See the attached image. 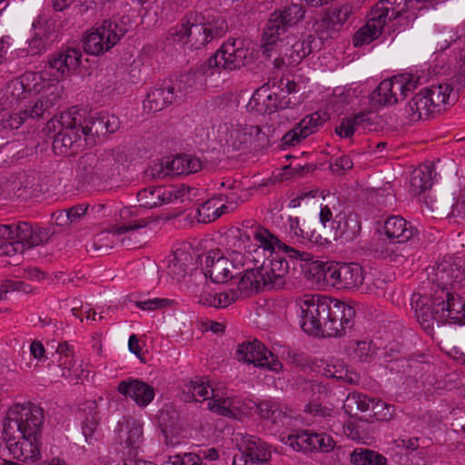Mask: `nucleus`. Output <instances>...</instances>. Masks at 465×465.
Wrapping results in <instances>:
<instances>
[{"label": "nucleus", "mask_w": 465, "mask_h": 465, "mask_svg": "<svg viewBox=\"0 0 465 465\" xmlns=\"http://www.w3.org/2000/svg\"><path fill=\"white\" fill-rule=\"evenodd\" d=\"M364 115H356L353 118H345L336 126L335 133L344 138H349L355 133V127L363 121Z\"/></svg>", "instance_id": "obj_54"}, {"label": "nucleus", "mask_w": 465, "mask_h": 465, "mask_svg": "<svg viewBox=\"0 0 465 465\" xmlns=\"http://www.w3.org/2000/svg\"><path fill=\"white\" fill-rule=\"evenodd\" d=\"M176 99L175 86L162 85L148 93L143 108L148 112L156 113L172 104Z\"/></svg>", "instance_id": "obj_31"}, {"label": "nucleus", "mask_w": 465, "mask_h": 465, "mask_svg": "<svg viewBox=\"0 0 465 465\" xmlns=\"http://www.w3.org/2000/svg\"><path fill=\"white\" fill-rule=\"evenodd\" d=\"M436 173L431 164H424L415 169L411 176L410 191L413 195H419L432 186Z\"/></svg>", "instance_id": "obj_37"}, {"label": "nucleus", "mask_w": 465, "mask_h": 465, "mask_svg": "<svg viewBox=\"0 0 465 465\" xmlns=\"http://www.w3.org/2000/svg\"><path fill=\"white\" fill-rule=\"evenodd\" d=\"M353 166V163L349 156H341L331 164L330 168L333 173L341 174L343 171L350 170Z\"/></svg>", "instance_id": "obj_60"}, {"label": "nucleus", "mask_w": 465, "mask_h": 465, "mask_svg": "<svg viewBox=\"0 0 465 465\" xmlns=\"http://www.w3.org/2000/svg\"><path fill=\"white\" fill-rule=\"evenodd\" d=\"M238 298L234 292L216 293V308H225Z\"/></svg>", "instance_id": "obj_64"}, {"label": "nucleus", "mask_w": 465, "mask_h": 465, "mask_svg": "<svg viewBox=\"0 0 465 465\" xmlns=\"http://www.w3.org/2000/svg\"><path fill=\"white\" fill-rule=\"evenodd\" d=\"M368 291L375 295H384L387 282L381 276L368 279Z\"/></svg>", "instance_id": "obj_59"}, {"label": "nucleus", "mask_w": 465, "mask_h": 465, "mask_svg": "<svg viewBox=\"0 0 465 465\" xmlns=\"http://www.w3.org/2000/svg\"><path fill=\"white\" fill-rule=\"evenodd\" d=\"M270 257L258 267L260 278L263 285L270 289H281L285 285V277L289 271V264L285 258L273 251Z\"/></svg>", "instance_id": "obj_18"}, {"label": "nucleus", "mask_w": 465, "mask_h": 465, "mask_svg": "<svg viewBox=\"0 0 465 465\" xmlns=\"http://www.w3.org/2000/svg\"><path fill=\"white\" fill-rule=\"evenodd\" d=\"M434 276L438 283L433 293L420 295L412 302L418 322L428 332L465 319V300L458 292L465 291V272L460 266L443 261L435 268Z\"/></svg>", "instance_id": "obj_1"}, {"label": "nucleus", "mask_w": 465, "mask_h": 465, "mask_svg": "<svg viewBox=\"0 0 465 465\" xmlns=\"http://www.w3.org/2000/svg\"><path fill=\"white\" fill-rule=\"evenodd\" d=\"M370 411V417H373L378 420L388 421L394 416V406L386 403L381 400L372 399Z\"/></svg>", "instance_id": "obj_50"}, {"label": "nucleus", "mask_w": 465, "mask_h": 465, "mask_svg": "<svg viewBox=\"0 0 465 465\" xmlns=\"http://www.w3.org/2000/svg\"><path fill=\"white\" fill-rule=\"evenodd\" d=\"M258 414L264 420L278 423L285 418V413L279 408L278 404L272 401H263L256 404Z\"/></svg>", "instance_id": "obj_48"}, {"label": "nucleus", "mask_w": 465, "mask_h": 465, "mask_svg": "<svg viewBox=\"0 0 465 465\" xmlns=\"http://www.w3.org/2000/svg\"><path fill=\"white\" fill-rule=\"evenodd\" d=\"M352 14V6L351 5H343L340 7H333L329 13L317 22V31L331 30L327 37H332V34L336 33Z\"/></svg>", "instance_id": "obj_32"}, {"label": "nucleus", "mask_w": 465, "mask_h": 465, "mask_svg": "<svg viewBox=\"0 0 465 465\" xmlns=\"http://www.w3.org/2000/svg\"><path fill=\"white\" fill-rule=\"evenodd\" d=\"M405 112L409 121L413 123L436 114L434 109L431 108L428 96L424 94V89H421L411 98L405 108Z\"/></svg>", "instance_id": "obj_34"}, {"label": "nucleus", "mask_w": 465, "mask_h": 465, "mask_svg": "<svg viewBox=\"0 0 465 465\" xmlns=\"http://www.w3.org/2000/svg\"><path fill=\"white\" fill-rule=\"evenodd\" d=\"M55 122L61 125V129L54 138L53 150L57 154H64L80 138L81 114L75 111L63 113L59 121H48L47 128H55Z\"/></svg>", "instance_id": "obj_15"}, {"label": "nucleus", "mask_w": 465, "mask_h": 465, "mask_svg": "<svg viewBox=\"0 0 465 465\" xmlns=\"http://www.w3.org/2000/svg\"><path fill=\"white\" fill-rule=\"evenodd\" d=\"M319 278L337 289H354L363 283V270L358 263L323 265Z\"/></svg>", "instance_id": "obj_13"}, {"label": "nucleus", "mask_w": 465, "mask_h": 465, "mask_svg": "<svg viewBox=\"0 0 465 465\" xmlns=\"http://www.w3.org/2000/svg\"><path fill=\"white\" fill-rule=\"evenodd\" d=\"M62 357L60 358L59 366L62 369V376L65 378H70L71 380H79L84 371L80 369V367L75 368V361L73 357L62 361Z\"/></svg>", "instance_id": "obj_57"}, {"label": "nucleus", "mask_w": 465, "mask_h": 465, "mask_svg": "<svg viewBox=\"0 0 465 465\" xmlns=\"http://www.w3.org/2000/svg\"><path fill=\"white\" fill-rule=\"evenodd\" d=\"M81 58V51L67 48L52 57L41 73L34 74L33 80L52 78L55 82H60L77 70Z\"/></svg>", "instance_id": "obj_14"}, {"label": "nucleus", "mask_w": 465, "mask_h": 465, "mask_svg": "<svg viewBox=\"0 0 465 465\" xmlns=\"http://www.w3.org/2000/svg\"><path fill=\"white\" fill-rule=\"evenodd\" d=\"M372 399L360 392L350 393L343 404L345 411L351 416L356 415V411L365 412L370 411Z\"/></svg>", "instance_id": "obj_46"}, {"label": "nucleus", "mask_w": 465, "mask_h": 465, "mask_svg": "<svg viewBox=\"0 0 465 465\" xmlns=\"http://www.w3.org/2000/svg\"><path fill=\"white\" fill-rule=\"evenodd\" d=\"M29 118L28 110H21L5 114L2 118L5 128L18 129Z\"/></svg>", "instance_id": "obj_53"}, {"label": "nucleus", "mask_w": 465, "mask_h": 465, "mask_svg": "<svg viewBox=\"0 0 465 465\" xmlns=\"http://www.w3.org/2000/svg\"><path fill=\"white\" fill-rule=\"evenodd\" d=\"M374 254L376 258L397 265H403L412 256L406 245H396L394 242L392 244L376 247Z\"/></svg>", "instance_id": "obj_38"}, {"label": "nucleus", "mask_w": 465, "mask_h": 465, "mask_svg": "<svg viewBox=\"0 0 465 465\" xmlns=\"http://www.w3.org/2000/svg\"><path fill=\"white\" fill-rule=\"evenodd\" d=\"M202 168L201 161L192 155L184 154L172 159L171 170L174 175L190 174Z\"/></svg>", "instance_id": "obj_45"}, {"label": "nucleus", "mask_w": 465, "mask_h": 465, "mask_svg": "<svg viewBox=\"0 0 465 465\" xmlns=\"http://www.w3.org/2000/svg\"><path fill=\"white\" fill-rule=\"evenodd\" d=\"M54 233L50 228H38L25 222L17 224H0V256L11 258L9 264H19L24 252L48 242Z\"/></svg>", "instance_id": "obj_4"}, {"label": "nucleus", "mask_w": 465, "mask_h": 465, "mask_svg": "<svg viewBox=\"0 0 465 465\" xmlns=\"http://www.w3.org/2000/svg\"><path fill=\"white\" fill-rule=\"evenodd\" d=\"M61 89L62 87L57 84L49 85L28 110L29 118L35 119L45 117V114L49 115V111L60 99Z\"/></svg>", "instance_id": "obj_33"}, {"label": "nucleus", "mask_w": 465, "mask_h": 465, "mask_svg": "<svg viewBox=\"0 0 465 465\" xmlns=\"http://www.w3.org/2000/svg\"><path fill=\"white\" fill-rule=\"evenodd\" d=\"M223 213L220 201L210 199L203 203L197 209L198 221L207 223L219 218Z\"/></svg>", "instance_id": "obj_47"}, {"label": "nucleus", "mask_w": 465, "mask_h": 465, "mask_svg": "<svg viewBox=\"0 0 465 465\" xmlns=\"http://www.w3.org/2000/svg\"><path fill=\"white\" fill-rule=\"evenodd\" d=\"M296 303L301 310V327L309 334L340 337L352 327L355 310L344 302L306 294Z\"/></svg>", "instance_id": "obj_3"}, {"label": "nucleus", "mask_w": 465, "mask_h": 465, "mask_svg": "<svg viewBox=\"0 0 465 465\" xmlns=\"http://www.w3.org/2000/svg\"><path fill=\"white\" fill-rule=\"evenodd\" d=\"M349 355L359 361H368L373 354L371 342L353 341L350 345Z\"/></svg>", "instance_id": "obj_52"}, {"label": "nucleus", "mask_w": 465, "mask_h": 465, "mask_svg": "<svg viewBox=\"0 0 465 465\" xmlns=\"http://www.w3.org/2000/svg\"><path fill=\"white\" fill-rule=\"evenodd\" d=\"M97 424H98V420L94 414L90 413L89 415L86 416L84 421L83 422V427H82L83 433H84L86 440H88V439L94 435V433L96 430Z\"/></svg>", "instance_id": "obj_62"}, {"label": "nucleus", "mask_w": 465, "mask_h": 465, "mask_svg": "<svg viewBox=\"0 0 465 465\" xmlns=\"http://www.w3.org/2000/svg\"><path fill=\"white\" fill-rule=\"evenodd\" d=\"M252 61V52L245 45L243 40L229 38L201 66L203 74L213 75L221 69L232 71L240 69Z\"/></svg>", "instance_id": "obj_8"}, {"label": "nucleus", "mask_w": 465, "mask_h": 465, "mask_svg": "<svg viewBox=\"0 0 465 465\" xmlns=\"http://www.w3.org/2000/svg\"><path fill=\"white\" fill-rule=\"evenodd\" d=\"M118 435L125 447L132 451L140 449L143 442V430L140 421L132 418H124L118 423Z\"/></svg>", "instance_id": "obj_28"}, {"label": "nucleus", "mask_w": 465, "mask_h": 465, "mask_svg": "<svg viewBox=\"0 0 465 465\" xmlns=\"http://www.w3.org/2000/svg\"><path fill=\"white\" fill-rule=\"evenodd\" d=\"M194 254L190 244L183 243L171 255L167 265V273L176 281L183 279L188 270L194 264Z\"/></svg>", "instance_id": "obj_25"}, {"label": "nucleus", "mask_w": 465, "mask_h": 465, "mask_svg": "<svg viewBox=\"0 0 465 465\" xmlns=\"http://www.w3.org/2000/svg\"><path fill=\"white\" fill-rule=\"evenodd\" d=\"M326 121L325 114L315 112L304 116L292 130L288 131L282 141L285 146H295L309 135L316 133Z\"/></svg>", "instance_id": "obj_20"}, {"label": "nucleus", "mask_w": 465, "mask_h": 465, "mask_svg": "<svg viewBox=\"0 0 465 465\" xmlns=\"http://www.w3.org/2000/svg\"><path fill=\"white\" fill-rule=\"evenodd\" d=\"M172 159L164 158L155 163L149 169V174L153 178L163 179L167 176L174 175L173 171L171 170Z\"/></svg>", "instance_id": "obj_56"}, {"label": "nucleus", "mask_w": 465, "mask_h": 465, "mask_svg": "<svg viewBox=\"0 0 465 465\" xmlns=\"http://www.w3.org/2000/svg\"><path fill=\"white\" fill-rule=\"evenodd\" d=\"M384 26L385 25L376 15H371L366 25L355 34L354 45L361 46L370 44L381 34Z\"/></svg>", "instance_id": "obj_39"}, {"label": "nucleus", "mask_w": 465, "mask_h": 465, "mask_svg": "<svg viewBox=\"0 0 465 465\" xmlns=\"http://www.w3.org/2000/svg\"><path fill=\"white\" fill-rule=\"evenodd\" d=\"M353 465H387V459L370 449L357 448L351 453Z\"/></svg>", "instance_id": "obj_44"}, {"label": "nucleus", "mask_w": 465, "mask_h": 465, "mask_svg": "<svg viewBox=\"0 0 465 465\" xmlns=\"http://www.w3.org/2000/svg\"><path fill=\"white\" fill-rule=\"evenodd\" d=\"M79 127L85 136H106L119 129L120 121L114 114L98 113L86 117L84 123L81 121Z\"/></svg>", "instance_id": "obj_22"}, {"label": "nucleus", "mask_w": 465, "mask_h": 465, "mask_svg": "<svg viewBox=\"0 0 465 465\" xmlns=\"http://www.w3.org/2000/svg\"><path fill=\"white\" fill-rule=\"evenodd\" d=\"M315 41L314 36L308 35L306 39L300 40L293 34L279 35L273 39L262 36V52L271 56L274 52L277 56L273 60V65L277 69L295 66L299 64L303 58L312 52V44Z\"/></svg>", "instance_id": "obj_6"}, {"label": "nucleus", "mask_w": 465, "mask_h": 465, "mask_svg": "<svg viewBox=\"0 0 465 465\" xmlns=\"http://www.w3.org/2000/svg\"><path fill=\"white\" fill-rule=\"evenodd\" d=\"M321 433L317 432H311L310 430H303L301 433H299L294 440H292V437L290 438L291 445L292 447L297 446L299 450H316L317 446H320L319 444V438Z\"/></svg>", "instance_id": "obj_49"}, {"label": "nucleus", "mask_w": 465, "mask_h": 465, "mask_svg": "<svg viewBox=\"0 0 465 465\" xmlns=\"http://www.w3.org/2000/svg\"><path fill=\"white\" fill-rule=\"evenodd\" d=\"M169 303V301L166 299H149L146 301H137L135 302V305L142 310H155L158 308L165 307Z\"/></svg>", "instance_id": "obj_61"}, {"label": "nucleus", "mask_w": 465, "mask_h": 465, "mask_svg": "<svg viewBox=\"0 0 465 465\" xmlns=\"http://www.w3.org/2000/svg\"><path fill=\"white\" fill-rule=\"evenodd\" d=\"M151 222L150 218H142L131 223H124L121 225L112 226L108 230V232L117 236L124 234L120 242L122 245L127 249L139 248L142 246L143 242L134 231L146 227Z\"/></svg>", "instance_id": "obj_27"}, {"label": "nucleus", "mask_w": 465, "mask_h": 465, "mask_svg": "<svg viewBox=\"0 0 465 465\" xmlns=\"http://www.w3.org/2000/svg\"><path fill=\"white\" fill-rule=\"evenodd\" d=\"M323 374L328 378L343 381L349 384H358L360 381L359 374L348 370L346 364L341 360H333L326 364Z\"/></svg>", "instance_id": "obj_41"}, {"label": "nucleus", "mask_w": 465, "mask_h": 465, "mask_svg": "<svg viewBox=\"0 0 465 465\" xmlns=\"http://www.w3.org/2000/svg\"><path fill=\"white\" fill-rule=\"evenodd\" d=\"M30 89L26 88L24 79L10 81L0 92V106L2 110H15L20 102L27 99Z\"/></svg>", "instance_id": "obj_30"}, {"label": "nucleus", "mask_w": 465, "mask_h": 465, "mask_svg": "<svg viewBox=\"0 0 465 465\" xmlns=\"http://www.w3.org/2000/svg\"><path fill=\"white\" fill-rule=\"evenodd\" d=\"M88 206L84 204H78L69 209H66L69 220L72 223H77L83 216L86 214Z\"/></svg>", "instance_id": "obj_63"}, {"label": "nucleus", "mask_w": 465, "mask_h": 465, "mask_svg": "<svg viewBox=\"0 0 465 465\" xmlns=\"http://www.w3.org/2000/svg\"><path fill=\"white\" fill-rule=\"evenodd\" d=\"M236 356L238 361L255 367L272 371H279L282 368L278 357L259 341H246L238 346Z\"/></svg>", "instance_id": "obj_16"}, {"label": "nucleus", "mask_w": 465, "mask_h": 465, "mask_svg": "<svg viewBox=\"0 0 465 465\" xmlns=\"http://www.w3.org/2000/svg\"><path fill=\"white\" fill-rule=\"evenodd\" d=\"M384 233L388 239L398 244H404L412 240L417 229L401 216H391L383 226Z\"/></svg>", "instance_id": "obj_26"}, {"label": "nucleus", "mask_w": 465, "mask_h": 465, "mask_svg": "<svg viewBox=\"0 0 465 465\" xmlns=\"http://www.w3.org/2000/svg\"><path fill=\"white\" fill-rule=\"evenodd\" d=\"M33 29L34 35L29 40V47L35 54L46 50L57 37L54 25L48 21H35Z\"/></svg>", "instance_id": "obj_29"}, {"label": "nucleus", "mask_w": 465, "mask_h": 465, "mask_svg": "<svg viewBox=\"0 0 465 465\" xmlns=\"http://www.w3.org/2000/svg\"><path fill=\"white\" fill-rule=\"evenodd\" d=\"M288 106L289 101H279L278 95L271 91L269 84H264L259 87L246 105L249 112L258 113L261 114H270L279 109H284Z\"/></svg>", "instance_id": "obj_21"}, {"label": "nucleus", "mask_w": 465, "mask_h": 465, "mask_svg": "<svg viewBox=\"0 0 465 465\" xmlns=\"http://www.w3.org/2000/svg\"><path fill=\"white\" fill-rule=\"evenodd\" d=\"M195 191L194 188L189 186H183L180 189L147 187L137 193V201L141 207L151 209L179 198H181V202L190 200L192 194L195 195Z\"/></svg>", "instance_id": "obj_17"}, {"label": "nucleus", "mask_w": 465, "mask_h": 465, "mask_svg": "<svg viewBox=\"0 0 465 465\" xmlns=\"http://www.w3.org/2000/svg\"><path fill=\"white\" fill-rule=\"evenodd\" d=\"M451 91L452 88L447 84L424 88V94L428 96L431 108L434 109L435 113H440L444 109Z\"/></svg>", "instance_id": "obj_42"}, {"label": "nucleus", "mask_w": 465, "mask_h": 465, "mask_svg": "<svg viewBox=\"0 0 465 465\" xmlns=\"http://www.w3.org/2000/svg\"><path fill=\"white\" fill-rule=\"evenodd\" d=\"M264 287L263 281L260 278L258 267L246 270L237 283V291L240 295H249L251 292H258Z\"/></svg>", "instance_id": "obj_43"}, {"label": "nucleus", "mask_w": 465, "mask_h": 465, "mask_svg": "<svg viewBox=\"0 0 465 465\" xmlns=\"http://www.w3.org/2000/svg\"><path fill=\"white\" fill-rule=\"evenodd\" d=\"M212 133L207 131L206 138L203 142H217L226 153L240 151L254 143L256 146H264L268 144L267 135L258 125H248L239 122H230L219 124L217 127L212 126Z\"/></svg>", "instance_id": "obj_5"}, {"label": "nucleus", "mask_w": 465, "mask_h": 465, "mask_svg": "<svg viewBox=\"0 0 465 465\" xmlns=\"http://www.w3.org/2000/svg\"><path fill=\"white\" fill-rule=\"evenodd\" d=\"M420 83V77L412 74H402L383 80L371 93V102L379 105H391L399 101V95L402 98L408 95L409 92L416 89Z\"/></svg>", "instance_id": "obj_11"}, {"label": "nucleus", "mask_w": 465, "mask_h": 465, "mask_svg": "<svg viewBox=\"0 0 465 465\" xmlns=\"http://www.w3.org/2000/svg\"><path fill=\"white\" fill-rule=\"evenodd\" d=\"M242 451L238 461L244 464L259 465L271 459V450L268 444L253 435H242L239 443Z\"/></svg>", "instance_id": "obj_19"}, {"label": "nucleus", "mask_w": 465, "mask_h": 465, "mask_svg": "<svg viewBox=\"0 0 465 465\" xmlns=\"http://www.w3.org/2000/svg\"><path fill=\"white\" fill-rule=\"evenodd\" d=\"M242 226L250 229V231H244L241 232V240L250 242L252 239L256 241L258 243L254 245L253 252L259 253L262 249V252L273 251L277 248L279 251L286 253L289 258L311 262L313 260V255L307 252H301L295 250L282 242H281L275 235L271 233L267 229L262 227L260 224L255 223L253 221H245L242 223Z\"/></svg>", "instance_id": "obj_9"}, {"label": "nucleus", "mask_w": 465, "mask_h": 465, "mask_svg": "<svg viewBox=\"0 0 465 465\" xmlns=\"http://www.w3.org/2000/svg\"><path fill=\"white\" fill-rule=\"evenodd\" d=\"M209 384L205 378H196L185 383L183 388V401H203L209 399Z\"/></svg>", "instance_id": "obj_40"}, {"label": "nucleus", "mask_w": 465, "mask_h": 465, "mask_svg": "<svg viewBox=\"0 0 465 465\" xmlns=\"http://www.w3.org/2000/svg\"><path fill=\"white\" fill-rule=\"evenodd\" d=\"M334 238L346 242L353 240L361 232V224L355 215L338 216L332 223Z\"/></svg>", "instance_id": "obj_36"}, {"label": "nucleus", "mask_w": 465, "mask_h": 465, "mask_svg": "<svg viewBox=\"0 0 465 465\" xmlns=\"http://www.w3.org/2000/svg\"><path fill=\"white\" fill-rule=\"evenodd\" d=\"M211 399L207 403V408L212 412L224 417L237 418L240 414V401L235 398H218L214 394V390H211Z\"/></svg>", "instance_id": "obj_35"}, {"label": "nucleus", "mask_w": 465, "mask_h": 465, "mask_svg": "<svg viewBox=\"0 0 465 465\" xmlns=\"http://www.w3.org/2000/svg\"><path fill=\"white\" fill-rule=\"evenodd\" d=\"M305 15L302 3H292L276 9L270 15L262 36L273 39L289 34L291 28L300 23Z\"/></svg>", "instance_id": "obj_12"}, {"label": "nucleus", "mask_w": 465, "mask_h": 465, "mask_svg": "<svg viewBox=\"0 0 465 465\" xmlns=\"http://www.w3.org/2000/svg\"><path fill=\"white\" fill-rule=\"evenodd\" d=\"M43 410L35 404H15L6 413L3 440L13 457L22 461L40 459Z\"/></svg>", "instance_id": "obj_2"}, {"label": "nucleus", "mask_w": 465, "mask_h": 465, "mask_svg": "<svg viewBox=\"0 0 465 465\" xmlns=\"http://www.w3.org/2000/svg\"><path fill=\"white\" fill-rule=\"evenodd\" d=\"M117 391L130 397L138 406L146 407L154 399V389L138 379H128L119 382Z\"/></svg>", "instance_id": "obj_24"}, {"label": "nucleus", "mask_w": 465, "mask_h": 465, "mask_svg": "<svg viewBox=\"0 0 465 465\" xmlns=\"http://www.w3.org/2000/svg\"><path fill=\"white\" fill-rule=\"evenodd\" d=\"M205 276L215 283H224L239 274L237 268L227 257L210 252L205 260Z\"/></svg>", "instance_id": "obj_23"}, {"label": "nucleus", "mask_w": 465, "mask_h": 465, "mask_svg": "<svg viewBox=\"0 0 465 465\" xmlns=\"http://www.w3.org/2000/svg\"><path fill=\"white\" fill-rule=\"evenodd\" d=\"M196 84V74L188 72L180 75L177 87H175V94L177 98H182L192 90Z\"/></svg>", "instance_id": "obj_55"}, {"label": "nucleus", "mask_w": 465, "mask_h": 465, "mask_svg": "<svg viewBox=\"0 0 465 465\" xmlns=\"http://www.w3.org/2000/svg\"><path fill=\"white\" fill-rule=\"evenodd\" d=\"M227 31V24L222 18L203 14H190L176 29L174 35L178 41L190 44L195 49L208 44L212 39L221 37Z\"/></svg>", "instance_id": "obj_7"}, {"label": "nucleus", "mask_w": 465, "mask_h": 465, "mask_svg": "<svg viewBox=\"0 0 465 465\" xmlns=\"http://www.w3.org/2000/svg\"><path fill=\"white\" fill-rule=\"evenodd\" d=\"M131 28V25L122 19L119 22L104 20L94 31L86 35L84 40V48L87 54L98 55L108 51Z\"/></svg>", "instance_id": "obj_10"}, {"label": "nucleus", "mask_w": 465, "mask_h": 465, "mask_svg": "<svg viewBox=\"0 0 465 465\" xmlns=\"http://www.w3.org/2000/svg\"><path fill=\"white\" fill-rule=\"evenodd\" d=\"M172 465H202L196 453H185L184 455H175L170 458Z\"/></svg>", "instance_id": "obj_58"}, {"label": "nucleus", "mask_w": 465, "mask_h": 465, "mask_svg": "<svg viewBox=\"0 0 465 465\" xmlns=\"http://www.w3.org/2000/svg\"><path fill=\"white\" fill-rule=\"evenodd\" d=\"M27 186L18 177H10L2 184V191L10 199L25 197Z\"/></svg>", "instance_id": "obj_51"}]
</instances>
